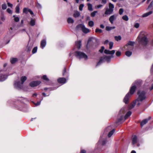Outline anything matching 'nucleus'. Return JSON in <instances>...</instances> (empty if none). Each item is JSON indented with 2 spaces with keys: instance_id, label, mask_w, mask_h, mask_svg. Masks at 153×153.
<instances>
[{
  "instance_id": "nucleus-41",
  "label": "nucleus",
  "mask_w": 153,
  "mask_h": 153,
  "mask_svg": "<svg viewBox=\"0 0 153 153\" xmlns=\"http://www.w3.org/2000/svg\"><path fill=\"white\" fill-rule=\"evenodd\" d=\"M97 13V11H94V12H93L91 13V16H92V17H94L95 16L96 14V13Z\"/></svg>"
},
{
  "instance_id": "nucleus-22",
  "label": "nucleus",
  "mask_w": 153,
  "mask_h": 153,
  "mask_svg": "<svg viewBox=\"0 0 153 153\" xmlns=\"http://www.w3.org/2000/svg\"><path fill=\"white\" fill-rule=\"evenodd\" d=\"M81 41H79L76 42V45L78 49H79L81 48Z\"/></svg>"
},
{
  "instance_id": "nucleus-61",
  "label": "nucleus",
  "mask_w": 153,
  "mask_h": 153,
  "mask_svg": "<svg viewBox=\"0 0 153 153\" xmlns=\"http://www.w3.org/2000/svg\"><path fill=\"white\" fill-rule=\"evenodd\" d=\"M66 72V69L65 68L63 71V75H64L65 73Z\"/></svg>"
},
{
  "instance_id": "nucleus-50",
  "label": "nucleus",
  "mask_w": 153,
  "mask_h": 153,
  "mask_svg": "<svg viewBox=\"0 0 153 153\" xmlns=\"http://www.w3.org/2000/svg\"><path fill=\"white\" fill-rule=\"evenodd\" d=\"M116 54L117 56L119 57L120 56L121 54V53L120 51H117L116 52Z\"/></svg>"
},
{
  "instance_id": "nucleus-27",
  "label": "nucleus",
  "mask_w": 153,
  "mask_h": 153,
  "mask_svg": "<svg viewBox=\"0 0 153 153\" xmlns=\"http://www.w3.org/2000/svg\"><path fill=\"white\" fill-rule=\"evenodd\" d=\"M67 22L68 23H73L74 21L71 18L69 17L67 19Z\"/></svg>"
},
{
  "instance_id": "nucleus-30",
  "label": "nucleus",
  "mask_w": 153,
  "mask_h": 153,
  "mask_svg": "<svg viewBox=\"0 0 153 153\" xmlns=\"http://www.w3.org/2000/svg\"><path fill=\"white\" fill-rule=\"evenodd\" d=\"M35 21L34 19H31V21L30 23V24L31 26H33L35 25Z\"/></svg>"
},
{
  "instance_id": "nucleus-17",
  "label": "nucleus",
  "mask_w": 153,
  "mask_h": 153,
  "mask_svg": "<svg viewBox=\"0 0 153 153\" xmlns=\"http://www.w3.org/2000/svg\"><path fill=\"white\" fill-rule=\"evenodd\" d=\"M153 13L152 10L148 12L144 13L142 16V17L143 18L147 17L150 15L152 14Z\"/></svg>"
},
{
  "instance_id": "nucleus-25",
  "label": "nucleus",
  "mask_w": 153,
  "mask_h": 153,
  "mask_svg": "<svg viewBox=\"0 0 153 153\" xmlns=\"http://www.w3.org/2000/svg\"><path fill=\"white\" fill-rule=\"evenodd\" d=\"M115 28V26L113 27H110V26H106L105 27V29L106 30L109 31L112 29H114Z\"/></svg>"
},
{
  "instance_id": "nucleus-58",
  "label": "nucleus",
  "mask_w": 153,
  "mask_h": 153,
  "mask_svg": "<svg viewBox=\"0 0 153 153\" xmlns=\"http://www.w3.org/2000/svg\"><path fill=\"white\" fill-rule=\"evenodd\" d=\"M102 6H103V5H102L100 4V5H98L97 6V8H100L102 7Z\"/></svg>"
},
{
  "instance_id": "nucleus-60",
  "label": "nucleus",
  "mask_w": 153,
  "mask_h": 153,
  "mask_svg": "<svg viewBox=\"0 0 153 153\" xmlns=\"http://www.w3.org/2000/svg\"><path fill=\"white\" fill-rule=\"evenodd\" d=\"M151 74H153V64L152 66V67L151 69Z\"/></svg>"
},
{
  "instance_id": "nucleus-34",
  "label": "nucleus",
  "mask_w": 153,
  "mask_h": 153,
  "mask_svg": "<svg viewBox=\"0 0 153 153\" xmlns=\"http://www.w3.org/2000/svg\"><path fill=\"white\" fill-rule=\"evenodd\" d=\"M88 25L90 27H92L94 25V22L92 21H90L89 22Z\"/></svg>"
},
{
  "instance_id": "nucleus-1",
  "label": "nucleus",
  "mask_w": 153,
  "mask_h": 153,
  "mask_svg": "<svg viewBox=\"0 0 153 153\" xmlns=\"http://www.w3.org/2000/svg\"><path fill=\"white\" fill-rule=\"evenodd\" d=\"M142 81L140 80L136 81L132 83L129 92L126 94L123 99V102L126 104L128 103L129 98L134 94L137 88L140 87Z\"/></svg>"
},
{
  "instance_id": "nucleus-16",
  "label": "nucleus",
  "mask_w": 153,
  "mask_h": 153,
  "mask_svg": "<svg viewBox=\"0 0 153 153\" xmlns=\"http://www.w3.org/2000/svg\"><path fill=\"white\" fill-rule=\"evenodd\" d=\"M7 76L5 74H0V82L3 81L7 78Z\"/></svg>"
},
{
  "instance_id": "nucleus-47",
  "label": "nucleus",
  "mask_w": 153,
  "mask_h": 153,
  "mask_svg": "<svg viewBox=\"0 0 153 153\" xmlns=\"http://www.w3.org/2000/svg\"><path fill=\"white\" fill-rule=\"evenodd\" d=\"M42 79L46 81H48L49 80V79L47 78V76L45 75L43 76Z\"/></svg>"
},
{
  "instance_id": "nucleus-45",
  "label": "nucleus",
  "mask_w": 153,
  "mask_h": 153,
  "mask_svg": "<svg viewBox=\"0 0 153 153\" xmlns=\"http://www.w3.org/2000/svg\"><path fill=\"white\" fill-rule=\"evenodd\" d=\"M7 8V6L5 4H2V8L3 10H5Z\"/></svg>"
},
{
  "instance_id": "nucleus-23",
  "label": "nucleus",
  "mask_w": 153,
  "mask_h": 153,
  "mask_svg": "<svg viewBox=\"0 0 153 153\" xmlns=\"http://www.w3.org/2000/svg\"><path fill=\"white\" fill-rule=\"evenodd\" d=\"M135 105H136V100L133 103L129 105L128 108L129 109H131L134 108Z\"/></svg>"
},
{
  "instance_id": "nucleus-48",
  "label": "nucleus",
  "mask_w": 153,
  "mask_h": 153,
  "mask_svg": "<svg viewBox=\"0 0 153 153\" xmlns=\"http://www.w3.org/2000/svg\"><path fill=\"white\" fill-rule=\"evenodd\" d=\"M25 107H24V108H19V109L20 110L22 111H26V105H25Z\"/></svg>"
},
{
  "instance_id": "nucleus-9",
  "label": "nucleus",
  "mask_w": 153,
  "mask_h": 153,
  "mask_svg": "<svg viewBox=\"0 0 153 153\" xmlns=\"http://www.w3.org/2000/svg\"><path fill=\"white\" fill-rule=\"evenodd\" d=\"M106 137V135L103 134L102 135H101L100 136V139L98 142V143L99 144H101L102 146L105 145L106 143V139L105 138L104 139L103 138V137Z\"/></svg>"
},
{
  "instance_id": "nucleus-63",
  "label": "nucleus",
  "mask_w": 153,
  "mask_h": 153,
  "mask_svg": "<svg viewBox=\"0 0 153 153\" xmlns=\"http://www.w3.org/2000/svg\"><path fill=\"white\" fill-rule=\"evenodd\" d=\"M80 153H86V151L85 150H82L81 151Z\"/></svg>"
},
{
  "instance_id": "nucleus-20",
  "label": "nucleus",
  "mask_w": 153,
  "mask_h": 153,
  "mask_svg": "<svg viewBox=\"0 0 153 153\" xmlns=\"http://www.w3.org/2000/svg\"><path fill=\"white\" fill-rule=\"evenodd\" d=\"M137 137L136 135H134L133 136L132 139V143L133 145H134L137 143Z\"/></svg>"
},
{
  "instance_id": "nucleus-10",
  "label": "nucleus",
  "mask_w": 153,
  "mask_h": 153,
  "mask_svg": "<svg viewBox=\"0 0 153 153\" xmlns=\"http://www.w3.org/2000/svg\"><path fill=\"white\" fill-rule=\"evenodd\" d=\"M41 82L39 81H33L30 82V85L31 87L36 86L39 85Z\"/></svg>"
},
{
  "instance_id": "nucleus-40",
  "label": "nucleus",
  "mask_w": 153,
  "mask_h": 153,
  "mask_svg": "<svg viewBox=\"0 0 153 153\" xmlns=\"http://www.w3.org/2000/svg\"><path fill=\"white\" fill-rule=\"evenodd\" d=\"M84 6V4H81L80 5L79 7V9L80 11H82L83 10V8Z\"/></svg>"
},
{
  "instance_id": "nucleus-56",
  "label": "nucleus",
  "mask_w": 153,
  "mask_h": 153,
  "mask_svg": "<svg viewBox=\"0 0 153 153\" xmlns=\"http://www.w3.org/2000/svg\"><path fill=\"white\" fill-rule=\"evenodd\" d=\"M37 7L39 8H42L41 5L39 3H37L36 4Z\"/></svg>"
},
{
  "instance_id": "nucleus-3",
  "label": "nucleus",
  "mask_w": 153,
  "mask_h": 153,
  "mask_svg": "<svg viewBox=\"0 0 153 153\" xmlns=\"http://www.w3.org/2000/svg\"><path fill=\"white\" fill-rule=\"evenodd\" d=\"M138 97L136 100V105L138 107L142 103V102L146 98V92L144 91H139L137 92Z\"/></svg>"
},
{
  "instance_id": "nucleus-35",
  "label": "nucleus",
  "mask_w": 153,
  "mask_h": 153,
  "mask_svg": "<svg viewBox=\"0 0 153 153\" xmlns=\"http://www.w3.org/2000/svg\"><path fill=\"white\" fill-rule=\"evenodd\" d=\"M132 52L130 51H127L126 52V55L128 56H130L132 54Z\"/></svg>"
},
{
  "instance_id": "nucleus-62",
  "label": "nucleus",
  "mask_w": 153,
  "mask_h": 153,
  "mask_svg": "<svg viewBox=\"0 0 153 153\" xmlns=\"http://www.w3.org/2000/svg\"><path fill=\"white\" fill-rule=\"evenodd\" d=\"M110 127V126L108 127L105 130V132H108V129Z\"/></svg>"
},
{
  "instance_id": "nucleus-57",
  "label": "nucleus",
  "mask_w": 153,
  "mask_h": 153,
  "mask_svg": "<svg viewBox=\"0 0 153 153\" xmlns=\"http://www.w3.org/2000/svg\"><path fill=\"white\" fill-rule=\"evenodd\" d=\"M7 4L8 6V7H12L13 4H11L10 3V2H7Z\"/></svg>"
},
{
  "instance_id": "nucleus-54",
  "label": "nucleus",
  "mask_w": 153,
  "mask_h": 153,
  "mask_svg": "<svg viewBox=\"0 0 153 153\" xmlns=\"http://www.w3.org/2000/svg\"><path fill=\"white\" fill-rule=\"evenodd\" d=\"M33 103L36 106L39 105L41 103V101H38L36 103H35L33 102Z\"/></svg>"
},
{
  "instance_id": "nucleus-4",
  "label": "nucleus",
  "mask_w": 153,
  "mask_h": 153,
  "mask_svg": "<svg viewBox=\"0 0 153 153\" xmlns=\"http://www.w3.org/2000/svg\"><path fill=\"white\" fill-rule=\"evenodd\" d=\"M26 79L27 77L26 76H22L21 79V82L19 81H16L15 82L14 84L15 88L18 89L22 88L23 87V83Z\"/></svg>"
},
{
  "instance_id": "nucleus-12",
  "label": "nucleus",
  "mask_w": 153,
  "mask_h": 153,
  "mask_svg": "<svg viewBox=\"0 0 153 153\" xmlns=\"http://www.w3.org/2000/svg\"><path fill=\"white\" fill-rule=\"evenodd\" d=\"M23 12L26 14H27L28 12H29L30 14L32 15L33 14V12L30 9L27 8H25L23 9Z\"/></svg>"
},
{
  "instance_id": "nucleus-6",
  "label": "nucleus",
  "mask_w": 153,
  "mask_h": 153,
  "mask_svg": "<svg viewBox=\"0 0 153 153\" xmlns=\"http://www.w3.org/2000/svg\"><path fill=\"white\" fill-rule=\"evenodd\" d=\"M127 111V108L126 107H123L120 111L119 116L120 117V118H118L117 121V123H121V121L123 119V114Z\"/></svg>"
},
{
  "instance_id": "nucleus-15",
  "label": "nucleus",
  "mask_w": 153,
  "mask_h": 153,
  "mask_svg": "<svg viewBox=\"0 0 153 153\" xmlns=\"http://www.w3.org/2000/svg\"><path fill=\"white\" fill-rule=\"evenodd\" d=\"M151 119V117H149L148 119H146L143 120L141 123V126L142 127L146 124L148 122V121Z\"/></svg>"
},
{
  "instance_id": "nucleus-52",
  "label": "nucleus",
  "mask_w": 153,
  "mask_h": 153,
  "mask_svg": "<svg viewBox=\"0 0 153 153\" xmlns=\"http://www.w3.org/2000/svg\"><path fill=\"white\" fill-rule=\"evenodd\" d=\"M14 20L15 22H18L19 20V17H16L14 18Z\"/></svg>"
},
{
  "instance_id": "nucleus-13",
  "label": "nucleus",
  "mask_w": 153,
  "mask_h": 153,
  "mask_svg": "<svg viewBox=\"0 0 153 153\" xmlns=\"http://www.w3.org/2000/svg\"><path fill=\"white\" fill-rule=\"evenodd\" d=\"M115 51L113 50L111 51L105 49L104 50V52L105 54H107L113 55L115 53Z\"/></svg>"
},
{
  "instance_id": "nucleus-24",
  "label": "nucleus",
  "mask_w": 153,
  "mask_h": 153,
  "mask_svg": "<svg viewBox=\"0 0 153 153\" xmlns=\"http://www.w3.org/2000/svg\"><path fill=\"white\" fill-rule=\"evenodd\" d=\"M131 114V111H129L125 115L124 117L125 120L128 117L130 116Z\"/></svg>"
},
{
  "instance_id": "nucleus-2",
  "label": "nucleus",
  "mask_w": 153,
  "mask_h": 153,
  "mask_svg": "<svg viewBox=\"0 0 153 153\" xmlns=\"http://www.w3.org/2000/svg\"><path fill=\"white\" fill-rule=\"evenodd\" d=\"M137 41L138 42L139 46H144L147 45L148 40L144 32H140L137 39Z\"/></svg>"
},
{
  "instance_id": "nucleus-36",
  "label": "nucleus",
  "mask_w": 153,
  "mask_h": 153,
  "mask_svg": "<svg viewBox=\"0 0 153 153\" xmlns=\"http://www.w3.org/2000/svg\"><path fill=\"white\" fill-rule=\"evenodd\" d=\"M109 9H111L113 11L114 6L113 4L110 3L109 4Z\"/></svg>"
},
{
  "instance_id": "nucleus-51",
  "label": "nucleus",
  "mask_w": 153,
  "mask_h": 153,
  "mask_svg": "<svg viewBox=\"0 0 153 153\" xmlns=\"http://www.w3.org/2000/svg\"><path fill=\"white\" fill-rule=\"evenodd\" d=\"M104 49L105 47L104 46H102L101 48V49L100 50L99 52L101 53H103Z\"/></svg>"
},
{
  "instance_id": "nucleus-21",
  "label": "nucleus",
  "mask_w": 153,
  "mask_h": 153,
  "mask_svg": "<svg viewBox=\"0 0 153 153\" xmlns=\"http://www.w3.org/2000/svg\"><path fill=\"white\" fill-rule=\"evenodd\" d=\"M80 13L79 11L76 10L74 11L73 16L75 18H77L80 16Z\"/></svg>"
},
{
  "instance_id": "nucleus-31",
  "label": "nucleus",
  "mask_w": 153,
  "mask_h": 153,
  "mask_svg": "<svg viewBox=\"0 0 153 153\" xmlns=\"http://www.w3.org/2000/svg\"><path fill=\"white\" fill-rule=\"evenodd\" d=\"M88 7V10L89 11H92L93 10L92 8V6L91 4L90 3H88L87 4Z\"/></svg>"
},
{
  "instance_id": "nucleus-43",
  "label": "nucleus",
  "mask_w": 153,
  "mask_h": 153,
  "mask_svg": "<svg viewBox=\"0 0 153 153\" xmlns=\"http://www.w3.org/2000/svg\"><path fill=\"white\" fill-rule=\"evenodd\" d=\"M95 32L96 33L99 32L100 33H102V30L101 29H100L98 28H97L95 30Z\"/></svg>"
},
{
  "instance_id": "nucleus-53",
  "label": "nucleus",
  "mask_w": 153,
  "mask_h": 153,
  "mask_svg": "<svg viewBox=\"0 0 153 153\" xmlns=\"http://www.w3.org/2000/svg\"><path fill=\"white\" fill-rule=\"evenodd\" d=\"M7 12L10 14H12V12L10 9L8 8L7 10Z\"/></svg>"
},
{
  "instance_id": "nucleus-7",
  "label": "nucleus",
  "mask_w": 153,
  "mask_h": 153,
  "mask_svg": "<svg viewBox=\"0 0 153 153\" xmlns=\"http://www.w3.org/2000/svg\"><path fill=\"white\" fill-rule=\"evenodd\" d=\"M75 53L76 56L78 58L84 59L85 60H87L88 59V56L83 52L76 51L75 52Z\"/></svg>"
},
{
  "instance_id": "nucleus-38",
  "label": "nucleus",
  "mask_w": 153,
  "mask_h": 153,
  "mask_svg": "<svg viewBox=\"0 0 153 153\" xmlns=\"http://www.w3.org/2000/svg\"><path fill=\"white\" fill-rule=\"evenodd\" d=\"M31 49L32 47L28 45L27 47L26 50L27 52H29L31 51Z\"/></svg>"
},
{
  "instance_id": "nucleus-29",
  "label": "nucleus",
  "mask_w": 153,
  "mask_h": 153,
  "mask_svg": "<svg viewBox=\"0 0 153 153\" xmlns=\"http://www.w3.org/2000/svg\"><path fill=\"white\" fill-rule=\"evenodd\" d=\"M19 6L20 4H18L16 6V12L17 13H19Z\"/></svg>"
},
{
  "instance_id": "nucleus-37",
  "label": "nucleus",
  "mask_w": 153,
  "mask_h": 153,
  "mask_svg": "<svg viewBox=\"0 0 153 153\" xmlns=\"http://www.w3.org/2000/svg\"><path fill=\"white\" fill-rule=\"evenodd\" d=\"M115 39L116 40L118 41L121 39V37L120 36H115L114 37Z\"/></svg>"
},
{
  "instance_id": "nucleus-46",
  "label": "nucleus",
  "mask_w": 153,
  "mask_h": 153,
  "mask_svg": "<svg viewBox=\"0 0 153 153\" xmlns=\"http://www.w3.org/2000/svg\"><path fill=\"white\" fill-rule=\"evenodd\" d=\"M37 47H34L32 50V52L33 53H34L37 51Z\"/></svg>"
},
{
  "instance_id": "nucleus-42",
  "label": "nucleus",
  "mask_w": 153,
  "mask_h": 153,
  "mask_svg": "<svg viewBox=\"0 0 153 153\" xmlns=\"http://www.w3.org/2000/svg\"><path fill=\"white\" fill-rule=\"evenodd\" d=\"M153 4V1H152L149 5V6L148 7V8H147L146 10H148L149 9L152 8V7Z\"/></svg>"
},
{
  "instance_id": "nucleus-19",
  "label": "nucleus",
  "mask_w": 153,
  "mask_h": 153,
  "mask_svg": "<svg viewBox=\"0 0 153 153\" xmlns=\"http://www.w3.org/2000/svg\"><path fill=\"white\" fill-rule=\"evenodd\" d=\"M46 44V40L45 39L42 40L41 42V47L43 49L45 47Z\"/></svg>"
},
{
  "instance_id": "nucleus-8",
  "label": "nucleus",
  "mask_w": 153,
  "mask_h": 153,
  "mask_svg": "<svg viewBox=\"0 0 153 153\" xmlns=\"http://www.w3.org/2000/svg\"><path fill=\"white\" fill-rule=\"evenodd\" d=\"M76 27L77 29L81 28L84 33H87L90 32V30L86 28L83 24H79L76 26Z\"/></svg>"
},
{
  "instance_id": "nucleus-59",
  "label": "nucleus",
  "mask_w": 153,
  "mask_h": 153,
  "mask_svg": "<svg viewBox=\"0 0 153 153\" xmlns=\"http://www.w3.org/2000/svg\"><path fill=\"white\" fill-rule=\"evenodd\" d=\"M102 0V4H105L106 3L107 1H106V0Z\"/></svg>"
},
{
  "instance_id": "nucleus-33",
  "label": "nucleus",
  "mask_w": 153,
  "mask_h": 153,
  "mask_svg": "<svg viewBox=\"0 0 153 153\" xmlns=\"http://www.w3.org/2000/svg\"><path fill=\"white\" fill-rule=\"evenodd\" d=\"M122 19L125 21H128V18L126 15H125L123 16Z\"/></svg>"
},
{
  "instance_id": "nucleus-28",
  "label": "nucleus",
  "mask_w": 153,
  "mask_h": 153,
  "mask_svg": "<svg viewBox=\"0 0 153 153\" xmlns=\"http://www.w3.org/2000/svg\"><path fill=\"white\" fill-rule=\"evenodd\" d=\"M115 131V129H112L111 131H110L108 134V137H110L113 134Z\"/></svg>"
},
{
  "instance_id": "nucleus-64",
  "label": "nucleus",
  "mask_w": 153,
  "mask_h": 153,
  "mask_svg": "<svg viewBox=\"0 0 153 153\" xmlns=\"http://www.w3.org/2000/svg\"><path fill=\"white\" fill-rule=\"evenodd\" d=\"M100 28L103 29L105 27V26L103 24H101L100 25Z\"/></svg>"
},
{
  "instance_id": "nucleus-49",
  "label": "nucleus",
  "mask_w": 153,
  "mask_h": 153,
  "mask_svg": "<svg viewBox=\"0 0 153 153\" xmlns=\"http://www.w3.org/2000/svg\"><path fill=\"white\" fill-rule=\"evenodd\" d=\"M124 12V10L123 8H120L119 10V13L121 15L123 14Z\"/></svg>"
},
{
  "instance_id": "nucleus-44",
  "label": "nucleus",
  "mask_w": 153,
  "mask_h": 153,
  "mask_svg": "<svg viewBox=\"0 0 153 153\" xmlns=\"http://www.w3.org/2000/svg\"><path fill=\"white\" fill-rule=\"evenodd\" d=\"M113 42H110L109 43V49H112L113 48Z\"/></svg>"
},
{
  "instance_id": "nucleus-32",
  "label": "nucleus",
  "mask_w": 153,
  "mask_h": 153,
  "mask_svg": "<svg viewBox=\"0 0 153 153\" xmlns=\"http://www.w3.org/2000/svg\"><path fill=\"white\" fill-rule=\"evenodd\" d=\"M17 60L18 59L16 58H13L11 59L10 62L12 64H13L16 62Z\"/></svg>"
},
{
  "instance_id": "nucleus-11",
  "label": "nucleus",
  "mask_w": 153,
  "mask_h": 153,
  "mask_svg": "<svg viewBox=\"0 0 153 153\" xmlns=\"http://www.w3.org/2000/svg\"><path fill=\"white\" fill-rule=\"evenodd\" d=\"M117 16V15H114L110 17L109 20L111 24L113 23L114 21L116 19Z\"/></svg>"
},
{
  "instance_id": "nucleus-18",
  "label": "nucleus",
  "mask_w": 153,
  "mask_h": 153,
  "mask_svg": "<svg viewBox=\"0 0 153 153\" xmlns=\"http://www.w3.org/2000/svg\"><path fill=\"white\" fill-rule=\"evenodd\" d=\"M113 11L111 9H108L107 8L106 10L105 14L107 15H110L112 13Z\"/></svg>"
},
{
  "instance_id": "nucleus-26",
  "label": "nucleus",
  "mask_w": 153,
  "mask_h": 153,
  "mask_svg": "<svg viewBox=\"0 0 153 153\" xmlns=\"http://www.w3.org/2000/svg\"><path fill=\"white\" fill-rule=\"evenodd\" d=\"M0 18L2 22H4L5 20V17L3 13H1Z\"/></svg>"
},
{
  "instance_id": "nucleus-14",
  "label": "nucleus",
  "mask_w": 153,
  "mask_h": 153,
  "mask_svg": "<svg viewBox=\"0 0 153 153\" xmlns=\"http://www.w3.org/2000/svg\"><path fill=\"white\" fill-rule=\"evenodd\" d=\"M58 82L59 83L64 84L66 82V80L65 78H60L58 79Z\"/></svg>"
},
{
  "instance_id": "nucleus-5",
  "label": "nucleus",
  "mask_w": 153,
  "mask_h": 153,
  "mask_svg": "<svg viewBox=\"0 0 153 153\" xmlns=\"http://www.w3.org/2000/svg\"><path fill=\"white\" fill-rule=\"evenodd\" d=\"M113 57V56H104L101 57L99 62L97 63L96 66L100 65L105 61H106L107 63H109L111 61V58Z\"/></svg>"
},
{
  "instance_id": "nucleus-55",
  "label": "nucleus",
  "mask_w": 153,
  "mask_h": 153,
  "mask_svg": "<svg viewBox=\"0 0 153 153\" xmlns=\"http://www.w3.org/2000/svg\"><path fill=\"white\" fill-rule=\"evenodd\" d=\"M140 25L138 23H136L135 24L134 27L136 28H138L139 27Z\"/></svg>"
},
{
  "instance_id": "nucleus-39",
  "label": "nucleus",
  "mask_w": 153,
  "mask_h": 153,
  "mask_svg": "<svg viewBox=\"0 0 153 153\" xmlns=\"http://www.w3.org/2000/svg\"><path fill=\"white\" fill-rule=\"evenodd\" d=\"M134 42L131 41H129L128 42L127 44L129 45H131L132 46H134Z\"/></svg>"
}]
</instances>
